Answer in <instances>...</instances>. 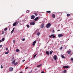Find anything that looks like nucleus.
<instances>
[{
	"instance_id": "nucleus-48",
	"label": "nucleus",
	"mask_w": 73,
	"mask_h": 73,
	"mask_svg": "<svg viewBox=\"0 0 73 73\" xmlns=\"http://www.w3.org/2000/svg\"><path fill=\"white\" fill-rule=\"evenodd\" d=\"M58 31H60V30H58Z\"/></svg>"
},
{
	"instance_id": "nucleus-22",
	"label": "nucleus",
	"mask_w": 73,
	"mask_h": 73,
	"mask_svg": "<svg viewBox=\"0 0 73 73\" xmlns=\"http://www.w3.org/2000/svg\"><path fill=\"white\" fill-rule=\"evenodd\" d=\"M30 11L29 10H27L26 11V12L27 13H29Z\"/></svg>"
},
{
	"instance_id": "nucleus-49",
	"label": "nucleus",
	"mask_w": 73,
	"mask_h": 73,
	"mask_svg": "<svg viewBox=\"0 0 73 73\" xmlns=\"http://www.w3.org/2000/svg\"><path fill=\"white\" fill-rule=\"evenodd\" d=\"M20 73H23V72H20Z\"/></svg>"
},
{
	"instance_id": "nucleus-21",
	"label": "nucleus",
	"mask_w": 73,
	"mask_h": 73,
	"mask_svg": "<svg viewBox=\"0 0 73 73\" xmlns=\"http://www.w3.org/2000/svg\"><path fill=\"white\" fill-rule=\"evenodd\" d=\"M37 35L38 36H39V35H40V33L39 32H38L37 33Z\"/></svg>"
},
{
	"instance_id": "nucleus-23",
	"label": "nucleus",
	"mask_w": 73,
	"mask_h": 73,
	"mask_svg": "<svg viewBox=\"0 0 73 73\" xmlns=\"http://www.w3.org/2000/svg\"><path fill=\"white\" fill-rule=\"evenodd\" d=\"M9 53V51H7V52H5V53L6 54H8V53Z\"/></svg>"
},
{
	"instance_id": "nucleus-27",
	"label": "nucleus",
	"mask_w": 73,
	"mask_h": 73,
	"mask_svg": "<svg viewBox=\"0 0 73 73\" xmlns=\"http://www.w3.org/2000/svg\"><path fill=\"white\" fill-rule=\"evenodd\" d=\"M2 41H4L5 40V38H3L2 39Z\"/></svg>"
},
{
	"instance_id": "nucleus-39",
	"label": "nucleus",
	"mask_w": 73,
	"mask_h": 73,
	"mask_svg": "<svg viewBox=\"0 0 73 73\" xmlns=\"http://www.w3.org/2000/svg\"><path fill=\"white\" fill-rule=\"evenodd\" d=\"M13 43H15V40H13Z\"/></svg>"
},
{
	"instance_id": "nucleus-42",
	"label": "nucleus",
	"mask_w": 73,
	"mask_h": 73,
	"mask_svg": "<svg viewBox=\"0 0 73 73\" xmlns=\"http://www.w3.org/2000/svg\"><path fill=\"white\" fill-rule=\"evenodd\" d=\"M41 73H45L44 71L42 72Z\"/></svg>"
},
{
	"instance_id": "nucleus-43",
	"label": "nucleus",
	"mask_w": 73,
	"mask_h": 73,
	"mask_svg": "<svg viewBox=\"0 0 73 73\" xmlns=\"http://www.w3.org/2000/svg\"><path fill=\"white\" fill-rule=\"evenodd\" d=\"M8 49V48H6V50H7Z\"/></svg>"
},
{
	"instance_id": "nucleus-18",
	"label": "nucleus",
	"mask_w": 73,
	"mask_h": 73,
	"mask_svg": "<svg viewBox=\"0 0 73 73\" xmlns=\"http://www.w3.org/2000/svg\"><path fill=\"white\" fill-rule=\"evenodd\" d=\"M67 52L68 54H70V53H71V51H67Z\"/></svg>"
},
{
	"instance_id": "nucleus-4",
	"label": "nucleus",
	"mask_w": 73,
	"mask_h": 73,
	"mask_svg": "<svg viewBox=\"0 0 73 73\" xmlns=\"http://www.w3.org/2000/svg\"><path fill=\"white\" fill-rule=\"evenodd\" d=\"M52 38H55V36L54 35H52L50 36H49V37H52Z\"/></svg>"
},
{
	"instance_id": "nucleus-1",
	"label": "nucleus",
	"mask_w": 73,
	"mask_h": 73,
	"mask_svg": "<svg viewBox=\"0 0 73 73\" xmlns=\"http://www.w3.org/2000/svg\"><path fill=\"white\" fill-rule=\"evenodd\" d=\"M19 23H20V21H19L17 22H15L13 24V26H16L17 25V24H19Z\"/></svg>"
},
{
	"instance_id": "nucleus-38",
	"label": "nucleus",
	"mask_w": 73,
	"mask_h": 73,
	"mask_svg": "<svg viewBox=\"0 0 73 73\" xmlns=\"http://www.w3.org/2000/svg\"><path fill=\"white\" fill-rule=\"evenodd\" d=\"M25 38H24L23 40H22V41H25Z\"/></svg>"
},
{
	"instance_id": "nucleus-20",
	"label": "nucleus",
	"mask_w": 73,
	"mask_h": 73,
	"mask_svg": "<svg viewBox=\"0 0 73 73\" xmlns=\"http://www.w3.org/2000/svg\"><path fill=\"white\" fill-rule=\"evenodd\" d=\"M53 51H50V54H52V53H53Z\"/></svg>"
},
{
	"instance_id": "nucleus-33",
	"label": "nucleus",
	"mask_w": 73,
	"mask_h": 73,
	"mask_svg": "<svg viewBox=\"0 0 73 73\" xmlns=\"http://www.w3.org/2000/svg\"><path fill=\"white\" fill-rule=\"evenodd\" d=\"M27 28H29V25H27Z\"/></svg>"
},
{
	"instance_id": "nucleus-40",
	"label": "nucleus",
	"mask_w": 73,
	"mask_h": 73,
	"mask_svg": "<svg viewBox=\"0 0 73 73\" xmlns=\"http://www.w3.org/2000/svg\"><path fill=\"white\" fill-rule=\"evenodd\" d=\"M25 61V60H23L22 61L23 62H24V61Z\"/></svg>"
},
{
	"instance_id": "nucleus-28",
	"label": "nucleus",
	"mask_w": 73,
	"mask_h": 73,
	"mask_svg": "<svg viewBox=\"0 0 73 73\" xmlns=\"http://www.w3.org/2000/svg\"><path fill=\"white\" fill-rule=\"evenodd\" d=\"M17 64H18L17 62H16V63H15L14 65H17Z\"/></svg>"
},
{
	"instance_id": "nucleus-15",
	"label": "nucleus",
	"mask_w": 73,
	"mask_h": 73,
	"mask_svg": "<svg viewBox=\"0 0 73 73\" xmlns=\"http://www.w3.org/2000/svg\"><path fill=\"white\" fill-rule=\"evenodd\" d=\"M46 53L47 54H48V55H49V52L48 51H46Z\"/></svg>"
},
{
	"instance_id": "nucleus-30",
	"label": "nucleus",
	"mask_w": 73,
	"mask_h": 73,
	"mask_svg": "<svg viewBox=\"0 0 73 73\" xmlns=\"http://www.w3.org/2000/svg\"><path fill=\"white\" fill-rule=\"evenodd\" d=\"M66 70H64L63 71L62 73H65V72H66Z\"/></svg>"
},
{
	"instance_id": "nucleus-25",
	"label": "nucleus",
	"mask_w": 73,
	"mask_h": 73,
	"mask_svg": "<svg viewBox=\"0 0 73 73\" xmlns=\"http://www.w3.org/2000/svg\"><path fill=\"white\" fill-rule=\"evenodd\" d=\"M70 16V15L69 14H67V16L69 17Z\"/></svg>"
},
{
	"instance_id": "nucleus-13",
	"label": "nucleus",
	"mask_w": 73,
	"mask_h": 73,
	"mask_svg": "<svg viewBox=\"0 0 73 73\" xmlns=\"http://www.w3.org/2000/svg\"><path fill=\"white\" fill-rule=\"evenodd\" d=\"M38 19V17H36L34 19L35 21H37V20Z\"/></svg>"
},
{
	"instance_id": "nucleus-35",
	"label": "nucleus",
	"mask_w": 73,
	"mask_h": 73,
	"mask_svg": "<svg viewBox=\"0 0 73 73\" xmlns=\"http://www.w3.org/2000/svg\"><path fill=\"white\" fill-rule=\"evenodd\" d=\"M28 68H29V67H27V68H25L26 70H27V69H28Z\"/></svg>"
},
{
	"instance_id": "nucleus-41",
	"label": "nucleus",
	"mask_w": 73,
	"mask_h": 73,
	"mask_svg": "<svg viewBox=\"0 0 73 73\" xmlns=\"http://www.w3.org/2000/svg\"><path fill=\"white\" fill-rule=\"evenodd\" d=\"M60 49L61 50V49H62V47H61V48H60Z\"/></svg>"
},
{
	"instance_id": "nucleus-8",
	"label": "nucleus",
	"mask_w": 73,
	"mask_h": 73,
	"mask_svg": "<svg viewBox=\"0 0 73 73\" xmlns=\"http://www.w3.org/2000/svg\"><path fill=\"white\" fill-rule=\"evenodd\" d=\"M36 40H35L34 42L32 44L33 46H35V44H36Z\"/></svg>"
},
{
	"instance_id": "nucleus-26",
	"label": "nucleus",
	"mask_w": 73,
	"mask_h": 73,
	"mask_svg": "<svg viewBox=\"0 0 73 73\" xmlns=\"http://www.w3.org/2000/svg\"><path fill=\"white\" fill-rule=\"evenodd\" d=\"M7 30V28H5L4 29V31H6Z\"/></svg>"
},
{
	"instance_id": "nucleus-6",
	"label": "nucleus",
	"mask_w": 73,
	"mask_h": 73,
	"mask_svg": "<svg viewBox=\"0 0 73 73\" xmlns=\"http://www.w3.org/2000/svg\"><path fill=\"white\" fill-rule=\"evenodd\" d=\"M63 68H64L65 69V68H66V69H67V68H69V66H65L63 67Z\"/></svg>"
},
{
	"instance_id": "nucleus-9",
	"label": "nucleus",
	"mask_w": 73,
	"mask_h": 73,
	"mask_svg": "<svg viewBox=\"0 0 73 73\" xmlns=\"http://www.w3.org/2000/svg\"><path fill=\"white\" fill-rule=\"evenodd\" d=\"M53 58L55 60H57V56L54 55L53 57Z\"/></svg>"
},
{
	"instance_id": "nucleus-3",
	"label": "nucleus",
	"mask_w": 73,
	"mask_h": 73,
	"mask_svg": "<svg viewBox=\"0 0 73 73\" xmlns=\"http://www.w3.org/2000/svg\"><path fill=\"white\" fill-rule=\"evenodd\" d=\"M35 21H33L30 23V25H35Z\"/></svg>"
},
{
	"instance_id": "nucleus-34",
	"label": "nucleus",
	"mask_w": 73,
	"mask_h": 73,
	"mask_svg": "<svg viewBox=\"0 0 73 73\" xmlns=\"http://www.w3.org/2000/svg\"><path fill=\"white\" fill-rule=\"evenodd\" d=\"M1 69H3V66H2V65L1 66Z\"/></svg>"
},
{
	"instance_id": "nucleus-7",
	"label": "nucleus",
	"mask_w": 73,
	"mask_h": 73,
	"mask_svg": "<svg viewBox=\"0 0 73 73\" xmlns=\"http://www.w3.org/2000/svg\"><path fill=\"white\" fill-rule=\"evenodd\" d=\"M13 70V68L12 67H11L9 68V71L11 72Z\"/></svg>"
},
{
	"instance_id": "nucleus-31",
	"label": "nucleus",
	"mask_w": 73,
	"mask_h": 73,
	"mask_svg": "<svg viewBox=\"0 0 73 73\" xmlns=\"http://www.w3.org/2000/svg\"><path fill=\"white\" fill-rule=\"evenodd\" d=\"M19 49H17L16 50V51L17 52H19Z\"/></svg>"
},
{
	"instance_id": "nucleus-17",
	"label": "nucleus",
	"mask_w": 73,
	"mask_h": 73,
	"mask_svg": "<svg viewBox=\"0 0 73 73\" xmlns=\"http://www.w3.org/2000/svg\"><path fill=\"white\" fill-rule=\"evenodd\" d=\"M14 30H15V28H13L12 31H11V33H13V32H14Z\"/></svg>"
},
{
	"instance_id": "nucleus-37",
	"label": "nucleus",
	"mask_w": 73,
	"mask_h": 73,
	"mask_svg": "<svg viewBox=\"0 0 73 73\" xmlns=\"http://www.w3.org/2000/svg\"><path fill=\"white\" fill-rule=\"evenodd\" d=\"M71 61H73V58H71Z\"/></svg>"
},
{
	"instance_id": "nucleus-29",
	"label": "nucleus",
	"mask_w": 73,
	"mask_h": 73,
	"mask_svg": "<svg viewBox=\"0 0 73 73\" xmlns=\"http://www.w3.org/2000/svg\"><path fill=\"white\" fill-rule=\"evenodd\" d=\"M35 15V16H37V13H34Z\"/></svg>"
},
{
	"instance_id": "nucleus-14",
	"label": "nucleus",
	"mask_w": 73,
	"mask_h": 73,
	"mask_svg": "<svg viewBox=\"0 0 73 73\" xmlns=\"http://www.w3.org/2000/svg\"><path fill=\"white\" fill-rule=\"evenodd\" d=\"M41 65H42V64H40V65H38L36 66V67H37V68H40V67Z\"/></svg>"
},
{
	"instance_id": "nucleus-10",
	"label": "nucleus",
	"mask_w": 73,
	"mask_h": 73,
	"mask_svg": "<svg viewBox=\"0 0 73 73\" xmlns=\"http://www.w3.org/2000/svg\"><path fill=\"white\" fill-rule=\"evenodd\" d=\"M59 37H62L63 36V35L62 34H59L58 35Z\"/></svg>"
},
{
	"instance_id": "nucleus-45",
	"label": "nucleus",
	"mask_w": 73,
	"mask_h": 73,
	"mask_svg": "<svg viewBox=\"0 0 73 73\" xmlns=\"http://www.w3.org/2000/svg\"><path fill=\"white\" fill-rule=\"evenodd\" d=\"M52 32H53V33H54V30H53L52 31Z\"/></svg>"
},
{
	"instance_id": "nucleus-32",
	"label": "nucleus",
	"mask_w": 73,
	"mask_h": 73,
	"mask_svg": "<svg viewBox=\"0 0 73 73\" xmlns=\"http://www.w3.org/2000/svg\"><path fill=\"white\" fill-rule=\"evenodd\" d=\"M37 55V54H35V55L34 56L33 58H35L36 57V56Z\"/></svg>"
},
{
	"instance_id": "nucleus-47",
	"label": "nucleus",
	"mask_w": 73,
	"mask_h": 73,
	"mask_svg": "<svg viewBox=\"0 0 73 73\" xmlns=\"http://www.w3.org/2000/svg\"><path fill=\"white\" fill-rule=\"evenodd\" d=\"M32 70H31V71L30 72H29V73H32Z\"/></svg>"
},
{
	"instance_id": "nucleus-12",
	"label": "nucleus",
	"mask_w": 73,
	"mask_h": 73,
	"mask_svg": "<svg viewBox=\"0 0 73 73\" xmlns=\"http://www.w3.org/2000/svg\"><path fill=\"white\" fill-rule=\"evenodd\" d=\"M16 62V60H14L12 62V64H14L15 62Z\"/></svg>"
},
{
	"instance_id": "nucleus-19",
	"label": "nucleus",
	"mask_w": 73,
	"mask_h": 73,
	"mask_svg": "<svg viewBox=\"0 0 73 73\" xmlns=\"http://www.w3.org/2000/svg\"><path fill=\"white\" fill-rule=\"evenodd\" d=\"M44 24H42L41 25V28H43V27H44Z\"/></svg>"
},
{
	"instance_id": "nucleus-51",
	"label": "nucleus",
	"mask_w": 73,
	"mask_h": 73,
	"mask_svg": "<svg viewBox=\"0 0 73 73\" xmlns=\"http://www.w3.org/2000/svg\"><path fill=\"white\" fill-rule=\"evenodd\" d=\"M52 61H53V59H52Z\"/></svg>"
},
{
	"instance_id": "nucleus-44",
	"label": "nucleus",
	"mask_w": 73,
	"mask_h": 73,
	"mask_svg": "<svg viewBox=\"0 0 73 73\" xmlns=\"http://www.w3.org/2000/svg\"><path fill=\"white\" fill-rule=\"evenodd\" d=\"M37 70V68H35V71Z\"/></svg>"
},
{
	"instance_id": "nucleus-36",
	"label": "nucleus",
	"mask_w": 73,
	"mask_h": 73,
	"mask_svg": "<svg viewBox=\"0 0 73 73\" xmlns=\"http://www.w3.org/2000/svg\"><path fill=\"white\" fill-rule=\"evenodd\" d=\"M2 46H3V45H0V48H1V47H2Z\"/></svg>"
},
{
	"instance_id": "nucleus-11",
	"label": "nucleus",
	"mask_w": 73,
	"mask_h": 73,
	"mask_svg": "<svg viewBox=\"0 0 73 73\" xmlns=\"http://www.w3.org/2000/svg\"><path fill=\"white\" fill-rule=\"evenodd\" d=\"M52 17L53 18H54L56 17V15L54 14L52 15Z\"/></svg>"
},
{
	"instance_id": "nucleus-5",
	"label": "nucleus",
	"mask_w": 73,
	"mask_h": 73,
	"mask_svg": "<svg viewBox=\"0 0 73 73\" xmlns=\"http://www.w3.org/2000/svg\"><path fill=\"white\" fill-rule=\"evenodd\" d=\"M35 18V15H32L31 16V19L32 20H33V19H34Z\"/></svg>"
},
{
	"instance_id": "nucleus-50",
	"label": "nucleus",
	"mask_w": 73,
	"mask_h": 73,
	"mask_svg": "<svg viewBox=\"0 0 73 73\" xmlns=\"http://www.w3.org/2000/svg\"><path fill=\"white\" fill-rule=\"evenodd\" d=\"M49 42V40H48V42Z\"/></svg>"
},
{
	"instance_id": "nucleus-2",
	"label": "nucleus",
	"mask_w": 73,
	"mask_h": 73,
	"mask_svg": "<svg viewBox=\"0 0 73 73\" xmlns=\"http://www.w3.org/2000/svg\"><path fill=\"white\" fill-rule=\"evenodd\" d=\"M51 25V24L50 23H48L47 25H46V27L47 28H49L50 27V26Z\"/></svg>"
},
{
	"instance_id": "nucleus-46",
	"label": "nucleus",
	"mask_w": 73,
	"mask_h": 73,
	"mask_svg": "<svg viewBox=\"0 0 73 73\" xmlns=\"http://www.w3.org/2000/svg\"><path fill=\"white\" fill-rule=\"evenodd\" d=\"M2 42V40H0V42Z\"/></svg>"
},
{
	"instance_id": "nucleus-16",
	"label": "nucleus",
	"mask_w": 73,
	"mask_h": 73,
	"mask_svg": "<svg viewBox=\"0 0 73 73\" xmlns=\"http://www.w3.org/2000/svg\"><path fill=\"white\" fill-rule=\"evenodd\" d=\"M61 57L62 58H65V57L64 55H62L61 56Z\"/></svg>"
},
{
	"instance_id": "nucleus-24",
	"label": "nucleus",
	"mask_w": 73,
	"mask_h": 73,
	"mask_svg": "<svg viewBox=\"0 0 73 73\" xmlns=\"http://www.w3.org/2000/svg\"><path fill=\"white\" fill-rule=\"evenodd\" d=\"M46 13H50V11H46Z\"/></svg>"
}]
</instances>
